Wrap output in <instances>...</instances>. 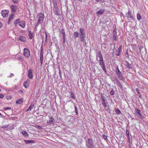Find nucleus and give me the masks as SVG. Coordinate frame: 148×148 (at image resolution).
<instances>
[{"label":"nucleus","instance_id":"nucleus-52","mask_svg":"<svg viewBox=\"0 0 148 148\" xmlns=\"http://www.w3.org/2000/svg\"><path fill=\"white\" fill-rule=\"evenodd\" d=\"M127 138L128 141L130 142V137L129 135L127 136Z\"/></svg>","mask_w":148,"mask_h":148},{"label":"nucleus","instance_id":"nucleus-22","mask_svg":"<svg viewBox=\"0 0 148 148\" xmlns=\"http://www.w3.org/2000/svg\"><path fill=\"white\" fill-rule=\"evenodd\" d=\"M24 141L26 143V144L34 143H35V141L32 140H25Z\"/></svg>","mask_w":148,"mask_h":148},{"label":"nucleus","instance_id":"nucleus-18","mask_svg":"<svg viewBox=\"0 0 148 148\" xmlns=\"http://www.w3.org/2000/svg\"><path fill=\"white\" fill-rule=\"evenodd\" d=\"M105 10L104 9H101L99 10L96 12L97 15L98 16L99 15L102 14L105 12Z\"/></svg>","mask_w":148,"mask_h":148},{"label":"nucleus","instance_id":"nucleus-2","mask_svg":"<svg viewBox=\"0 0 148 148\" xmlns=\"http://www.w3.org/2000/svg\"><path fill=\"white\" fill-rule=\"evenodd\" d=\"M93 142L92 139L88 138V141L86 142V145L88 148H95L94 145L93 144Z\"/></svg>","mask_w":148,"mask_h":148},{"label":"nucleus","instance_id":"nucleus-63","mask_svg":"<svg viewBox=\"0 0 148 148\" xmlns=\"http://www.w3.org/2000/svg\"><path fill=\"white\" fill-rule=\"evenodd\" d=\"M2 26V23L0 22V28H1Z\"/></svg>","mask_w":148,"mask_h":148},{"label":"nucleus","instance_id":"nucleus-58","mask_svg":"<svg viewBox=\"0 0 148 148\" xmlns=\"http://www.w3.org/2000/svg\"><path fill=\"white\" fill-rule=\"evenodd\" d=\"M3 97V95L2 94H0V98H2Z\"/></svg>","mask_w":148,"mask_h":148},{"label":"nucleus","instance_id":"nucleus-31","mask_svg":"<svg viewBox=\"0 0 148 148\" xmlns=\"http://www.w3.org/2000/svg\"><path fill=\"white\" fill-rule=\"evenodd\" d=\"M17 59L21 61H23V58L22 56L20 55H18L17 56Z\"/></svg>","mask_w":148,"mask_h":148},{"label":"nucleus","instance_id":"nucleus-16","mask_svg":"<svg viewBox=\"0 0 148 148\" xmlns=\"http://www.w3.org/2000/svg\"><path fill=\"white\" fill-rule=\"evenodd\" d=\"M43 53L40 52V63H41V66L42 65L43 62Z\"/></svg>","mask_w":148,"mask_h":148},{"label":"nucleus","instance_id":"nucleus-43","mask_svg":"<svg viewBox=\"0 0 148 148\" xmlns=\"http://www.w3.org/2000/svg\"><path fill=\"white\" fill-rule=\"evenodd\" d=\"M3 109L5 110H10L11 108L10 107H4L3 108Z\"/></svg>","mask_w":148,"mask_h":148},{"label":"nucleus","instance_id":"nucleus-10","mask_svg":"<svg viewBox=\"0 0 148 148\" xmlns=\"http://www.w3.org/2000/svg\"><path fill=\"white\" fill-rule=\"evenodd\" d=\"M96 59L98 60V57L100 59H103V57L102 55L101 52L100 51H98L96 53Z\"/></svg>","mask_w":148,"mask_h":148},{"label":"nucleus","instance_id":"nucleus-1","mask_svg":"<svg viewBox=\"0 0 148 148\" xmlns=\"http://www.w3.org/2000/svg\"><path fill=\"white\" fill-rule=\"evenodd\" d=\"M134 115L140 119H142L143 116L140 110L137 108H135L134 110Z\"/></svg>","mask_w":148,"mask_h":148},{"label":"nucleus","instance_id":"nucleus-46","mask_svg":"<svg viewBox=\"0 0 148 148\" xmlns=\"http://www.w3.org/2000/svg\"><path fill=\"white\" fill-rule=\"evenodd\" d=\"M125 54L126 55H127V56H126V57H127L128 58H129V53L128 52V50H126V52L125 53Z\"/></svg>","mask_w":148,"mask_h":148},{"label":"nucleus","instance_id":"nucleus-50","mask_svg":"<svg viewBox=\"0 0 148 148\" xmlns=\"http://www.w3.org/2000/svg\"><path fill=\"white\" fill-rule=\"evenodd\" d=\"M97 2L103 3L105 2V1L104 0H98Z\"/></svg>","mask_w":148,"mask_h":148},{"label":"nucleus","instance_id":"nucleus-56","mask_svg":"<svg viewBox=\"0 0 148 148\" xmlns=\"http://www.w3.org/2000/svg\"><path fill=\"white\" fill-rule=\"evenodd\" d=\"M47 34H45V42H47Z\"/></svg>","mask_w":148,"mask_h":148},{"label":"nucleus","instance_id":"nucleus-4","mask_svg":"<svg viewBox=\"0 0 148 148\" xmlns=\"http://www.w3.org/2000/svg\"><path fill=\"white\" fill-rule=\"evenodd\" d=\"M24 51L23 52V54L27 58H29L30 55V51L27 48H25L23 49Z\"/></svg>","mask_w":148,"mask_h":148},{"label":"nucleus","instance_id":"nucleus-51","mask_svg":"<svg viewBox=\"0 0 148 148\" xmlns=\"http://www.w3.org/2000/svg\"><path fill=\"white\" fill-rule=\"evenodd\" d=\"M126 134L127 136L128 135H129V131L127 130H126Z\"/></svg>","mask_w":148,"mask_h":148},{"label":"nucleus","instance_id":"nucleus-24","mask_svg":"<svg viewBox=\"0 0 148 148\" xmlns=\"http://www.w3.org/2000/svg\"><path fill=\"white\" fill-rule=\"evenodd\" d=\"M29 38L30 39H32L33 36V32L31 31H29Z\"/></svg>","mask_w":148,"mask_h":148},{"label":"nucleus","instance_id":"nucleus-5","mask_svg":"<svg viewBox=\"0 0 148 148\" xmlns=\"http://www.w3.org/2000/svg\"><path fill=\"white\" fill-rule=\"evenodd\" d=\"M125 16L128 18L130 19L134 20L133 16L131 14V12L130 10V9H129V11L126 14Z\"/></svg>","mask_w":148,"mask_h":148},{"label":"nucleus","instance_id":"nucleus-38","mask_svg":"<svg viewBox=\"0 0 148 148\" xmlns=\"http://www.w3.org/2000/svg\"><path fill=\"white\" fill-rule=\"evenodd\" d=\"M116 84L121 89L123 88V86L119 81L117 82Z\"/></svg>","mask_w":148,"mask_h":148},{"label":"nucleus","instance_id":"nucleus-29","mask_svg":"<svg viewBox=\"0 0 148 148\" xmlns=\"http://www.w3.org/2000/svg\"><path fill=\"white\" fill-rule=\"evenodd\" d=\"M80 41L81 42H84L85 41V36L84 35H82L81 36H80Z\"/></svg>","mask_w":148,"mask_h":148},{"label":"nucleus","instance_id":"nucleus-30","mask_svg":"<svg viewBox=\"0 0 148 148\" xmlns=\"http://www.w3.org/2000/svg\"><path fill=\"white\" fill-rule=\"evenodd\" d=\"M70 94L71 95L70 96V97H71V98H72L74 99H75V97L74 95V93L73 92H70Z\"/></svg>","mask_w":148,"mask_h":148},{"label":"nucleus","instance_id":"nucleus-48","mask_svg":"<svg viewBox=\"0 0 148 148\" xmlns=\"http://www.w3.org/2000/svg\"><path fill=\"white\" fill-rule=\"evenodd\" d=\"M6 99L8 100L10 99L11 97L10 96H7L6 97Z\"/></svg>","mask_w":148,"mask_h":148},{"label":"nucleus","instance_id":"nucleus-15","mask_svg":"<svg viewBox=\"0 0 148 148\" xmlns=\"http://www.w3.org/2000/svg\"><path fill=\"white\" fill-rule=\"evenodd\" d=\"M54 120V119L53 118L51 117L49 118V120L47 121V123L48 125H50L51 124H53V121Z\"/></svg>","mask_w":148,"mask_h":148},{"label":"nucleus","instance_id":"nucleus-39","mask_svg":"<svg viewBox=\"0 0 148 148\" xmlns=\"http://www.w3.org/2000/svg\"><path fill=\"white\" fill-rule=\"evenodd\" d=\"M137 18L138 20H140L141 18V16L139 13H138L137 14Z\"/></svg>","mask_w":148,"mask_h":148},{"label":"nucleus","instance_id":"nucleus-40","mask_svg":"<svg viewBox=\"0 0 148 148\" xmlns=\"http://www.w3.org/2000/svg\"><path fill=\"white\" fill-rule=\"evenodd\" d=\"M116 112L118 114H119L121 113L120 110L118 109H116Z\"/></svg>","mask_w":148,"mask_h":148},{"label":"nucleus","instance_id":"nucleus-33","mask_svg":"<svg viewBox=\"0 0 148 148\" xmlns=\"http://www.w3.org/2000/svg\"><path fill=\"white\" fill-rule=\"evenodd\" d=\"M136 91L138 93V95L139 96V97L140 98H141L142 96L141 95L139 91V89L138 88H136Z\"/></svg>","mask_w":148,"mask_h":148},{"label":"nucleus","instance_id":"nucleus-35","mask_svg":"<svg viewBox=\"0 0 148 148\" xmlns=\"http://www.w3.org/2000/svg\"><path fill=\"white\" fill-rule=\"evenodd\" d=\"M115 93V91L113 90V89H112V90H111V91L110 92V94L111 95H114Z\"/></svg>","mask_w":148,"mask_h":148},{"label":"nucleus","instance_id":"nucleus-45","mask_svg":"<svg viewBox=\"0 0 148 148\" xmlns=\"http://www.w3.org/2000/svg\"><path fill=\"white\" fill-rule=\"evenodd\" d=\"M102 136L105 139V140H107V136L105 134H103Z\"/></svg>","mask_w":148,"mask_h":148},{"label":"nucleus","instance_id":"nucleus-14","mask_svg":"<svg viewBox=\"0 0 148 148\" xmlns=\"http://www.w3.org/2000/svg\"><path fill=\"white\" fill-rule=\"evenodd\" d=\"M116 75H117V76L118 78L121 80L123 81H124L125 80V79L123 77V75L122 74V73L121 72L118 73Z\"/></svg>","mask_w":148,"mask_h":148},{"label":"nucleus","instance_id":"nucleus-23","mask_svg":"<svg viewBox=\"0 0 148 148\" xmlns=\"http://www.w3.org/2000/svg\"><path fill=\"white\" fill-rule=\"evenodd\" d=\"M29 81H26L24 82L23 83V86L25 88H28L29 85Z\"/></svg>","mask_w":148,"mask_h":148},{"label":"nucleus","instance_id":"nucleus-8","mask_svg":"<svg viewBox=\"0 0 148 148\" xmlns=\"http://www.w3.org/2000/svg\"><path fill=\"white\" fill-rule=\"evenodd\" d=\"M113 36L112 38L113 40L116 41L117 40V39L116 38L117 36V30L115 28H114L113 31Z\"/></svg>","mask_w":148,"mask_h":148},{"label":"nucleus","instance_id":"nucleus-37","mask_svg":"<svg viewBox=\"0 0 148 148\" xmlns=\"http://www.w3.org/2000/svg\"><path fill=\"white\" fill-rule=\"evenodd\" d=\"M53 7H56V6H58L56 0H53Z\"/></svg>","mask_w":148,"mask_h":148},{"label":"nucleus","instance_id":"nucleus-12","mask_svg":"<svg viewBox=\"0 0 148 148\" xmlns=\"http://www.w3.org/2000/svg\"><path fill=\"white\" fill-rule=\"evenodd\" d=\"M61 32L62 33V35L63 36V43H65V34L64 29L63 28L62 29Z\"/></svg>","mask_w":148,"mask_h":148},{"label":"nucleus","instance_id":"nucleus-41","mask_svg":"<svg viewBox=\"0 0 148 148\" xmlns=\"http://www.w3.org/2000/svg\"><path fill=\"white\" fill-rule=\"evenodd\" d=\"M75 112L76 114H78V111H77V107L75 106Z\"/></svg>","mask_w":148,"mask_h":148},{"label":"nucleus","instance_id":"nucleus-17","mask_svg":"<svg viewBox=\"0 0 148 148\" xmlns=\"http://www.w3.org/2000/svg\"><path fill=\"white\" fill-rule=\"evenodd\" d=\"M102 104L103 105L104 109L106 110H108L109 109V107L108 105V102H103Z\"/></svg>","mask_w":148,"mask_h":148},{"label":"nucleus","instance_id":"nucleus-59","mask_svg":"<svg viewBox=\"0 0 148 148\" xmlns=\"http://www.w3.org/2000/svg\"><path fill=\"white\" fill-rule=\"evenodd\" d=\"M115 80L116 83L119 82V81L118 80V79L116 77L115 78Z\"/></svg>","mask_w":148,"mask_h":148},{"label":"nucleus","instance_id":"nucleus-42","mask_svg":"<svg viewBox=\"0 0 148 148\" xmlns=\"http://www.w3.org/2000/svg\"><path fill=\"white\" fill-rule=\"evenodd\" d=\"M121 46L120 45L117 51L118 52H120L121 51Z\"/></svg>","mask_w":148,"mask_h":148},{"label":"nucleus","instance_id":"nucleus-11","mask_svg":"<svg viewBox=\"0 0 148 148\" xmlns=\"http://www.w3.org/2000/svg\"><path fill=\"white\" fill-rule=\"evenodd\" d=\"M32 71V69L30 68L28 71V76L29 79H32L33 77Z\"/></svg>","mask_w":148,"mask_h":148},{"label":"nucleus","instance_id":"nucleus-61","mask_svg":"<svg viewBox=\"0 0 148 148\" xmlns=\"http://www.w3.org/2000/svg\"><path fill=\"white\" fill-rule=\"evenodd\" d=\"M120 52H118V53L116 54V56H119L120 55Z\"/></svg>","mask_w":148,"mask_h":148},{"label":"nucleus","instance_id":"nucleus-47","mask_svg":"<svg viewBox=\"0 0 148 148\" xmlns=\"http://www.w3.org/2000/svg\"><path fill=\"white\" fill-rule=\"evenodd\" d=\"M40 52L43 53V46L42 45L40 48Z\"/></svg>","mask_w":148,"mask_h":148},{"label":"nucleus","instance_id":"nucleus-34","mask_svg":"<svg viewBox=\"0 0 148 148\" xmlns=\"http://www.w3.org/2000/svg\"><path fill=\"white\" fill-rule=\"evenodd\" d=\"M13 15H11L10 16L9 18L8 21V24L10 23V22H11V21L13 19V18L12 17Z\"/></svg>","mask_w":148,"mask_h":148},{"label":"nucleus","instance_id":"nucleus-6","mask_svg":"<svg viewBox=\"0 0 148 148\" xmlns=\"http://www.w3.org/2000/svg\"><path fill=\"white\" fill-rule=\"evenodd\" d=\"M53 12L55 15L57 16L60 15V11L59 9L58 8V6L53 7Z\"/></svg>","mask_w":148,"mask_h":148},{"label":"nucleus","instance_id":"nucleus-13","mask_svg":"<svg viewBox=\"0 0 148 148\" xmlns=\"http://www.w3.org/2000/svg\"><path fill=\"white\" fill-rule=\"evenodd\" d=\"M9 11L3 10L1 11V14L3 18L5 17L6 15H8V13Z\"/></svg>","mask_w":148,"mask_h":148},{"label":"nucleus","instance_id":"nucleus-49","mask_svg":"<svg viewBox=\"0 0 148 148\" xmlns=\"http://www.w3.org/2000/svg\"><path fill=\"white\" fill-rule=\"evenodd\" d=\"M42 23V22H41L40 21H39L38 20V21L37 22L36 25L38 26L39 24L41 23Z\"/></svg>","mask_w":148,"mask_h":148},{"label":"nucleus","instance_id":"nucleus-3","mask_svg":"<svg viewBox=\"0 0 148 148\" xmlns=\"http://www.w3.org/2000/svg\"><path fill=\"white\" fill-rule=\"evenodd\" d=\"M99 61V65H100L104 72L106 73L107 71L105 67V65L103 59H100Z\"/></svg>","mask_w":148,"mask_h":148},{"label":"nucleus","instance_id":"nucleus-32","mask_svg":"<svg viewBox=\"0 0 148 148\" xmlns=\"http://www.w3.org/2000/svg\"><path fill=\"white\" fill-rule=\"evenodd\" d=\"M20 19H17L15 20L14 23L15 24V26H16L17 25V24L18 23H19L20 22Z\"/></svg>","mask_w":148,"mask_h":148},{"label":"nucleus","instance_id":"nucleus-60","mask_svg":"<svg viewBox=\"0 0 148 148\" xmlns=\"http://www.w3.org/2000/svg\"><path fill=\"white\" fill-rule=\"evenodd\" d=\"M18 92L19 93H23V91L21 90H20L18 91Z\"/></svg>","mask_w":148,"mask_h":148},{"label":"nucleus","instance_id":"nucleus-28","mask_svg":"<svg viewBox=\"0 0 148 148\" xmlns=\"http://www.w3.org/2000/svg\"><path fill=\"white\" fill-rule=\"evenodd\" d=\"M34 106V104H33L32 103L31 104L30 106L28 108V109L27 110V111L31 110L33 108Z\"/></svg>","mask_w":148,"mask_h":148},{"label":"nucleus","instance_id":"nucleus-55","mask_svg":"<svg viewBox=\"0 0 148 148\" xmlns=\"http://www.w3.org/2000/svg\"><path fill=\"white\" fill-rule=\"evenodd\" d=\"M14 75L13 73H11L10 75L8 76V77H12L14 76Z\"/></svg>","mask_w":148,"mask_h":148},{"label":"nucleus","instance_id":"nucleus-36","mask_svg":"<svg viewBox=\"0 0 148 148\" xmlns=\"http://www.w3.org/2000/svg\"><path fill=\"white\" fill-rule=\"evenodd\" d=\"M121 72L119 69L118 67L116 66V74Z\"/></svg>","mask_w":148,"mask_h":148},{"label":"nucleus","instance_id":"nucleus-9","mask_svg":"<svg viewBox=\"0 0 148 148\" xmlns=\"http://www.w3.org/2000/svg\"><path fill=\"white\" fill-rule=\"evenodd\" d=\"M18 40H20L22 42H25L26 41V38L23 36H20L17 38Z\"/></svg>","mask_w":148,"mask_h":148},{"label":"nucleus","instance_id":"nucleus-57","mask_svg":"<svg viewBox=\"0 0 148 148\" xmlns=\"http://www.w3.org/2000/svg\"><path fill=\"white\" fill-rule=\"evenodd\" d=\"M101 98L103 102H105V100L104 99V97L103 96H101Z\"/></svg>","mask_w":148,"mask_h":148},{"label":"nucleus","instance_id":"nucleus-21","mask_svg":"<svg viewBox=\"0 0 148 148\" xmlns=\"http://www.w3.org/2000/svg\"><path fill=\"white\" fill-rule=\"evenodd\" d=\"M19 25L22 28H24L25 26V23L24 21H20Z\"/></svg>","mask_w":148,"mask_h":148},{"label":"nucleus","instance_id":"nucleus-19","mask_svg":"<svg viewBox=\"0 0 148 148\" xmlns=\"http://www.w3.org/2000/svg\"><path fill=\"white\" fill-rule=\"evenodd\" d=\"M124 64L127 66V68L129 69L132 68L131 65L128 62L125 61L124 62Z\"/></svg>","mask_w":148,"mask_h":148},{"label":"nucleus","instance_id":"nucleus-25","mask_svg":"<svg viewBox=\"0 0 148 148\" xmlns=\"http://www.w3.org/2000/svg\"><path fill=\"white\" fill-rule=\"evenodd\" d=\"M79 33L77 32H75L73 34L74 38L75 39L78 37Z\"/></svg>","mask_w":148,"mask_h":148},{"label":"nucleus","instance_id":"nucleus-7","mask_svg":"<svg viewBox=\"0 0 148 148\" xmlns=\"http://www.w3.org/2000/svg\"><path fill=\"white\" fill-rule=\"evenodd\" d=\"M37 17L38 18V20L42 22L44 17V14L41 13H39L38 14Z\"/></svg>","mask_w":148,"mask_h":148},{"label":"nucleus","instance_id":"nucleus-20","mask_svg":"<svg viewBox=\"0 0 148 148\" xmlns=\"http://www.w3.org/2000/svg\"><path fill=\"white\" fill-rule=\"evenodd\" d=\"M11 8L12 10V11L14 12H16V10H17L18 7L16 5H12Z\"/></svg>","mask_w":148,"mask_h":148},{"label":"nucleus","instance_id":"nucleus-54","mask_svg":"<svg viewBox=\"0 0 148 148\" xmlns=\"http://www.w3.org/2000/svg\"><path fill=\"white\" fill-rule=\"evenodd\" d=\"M59 73L60 76V77L61 78V71H60V68H59Z\"/></svg>","mask_w":148,"mask_h":148},{"label":"nucleus","instance_id":"nucleus-62","mask_svg":"<svg viewBox=\"0 0 148 148\" xmlns=\"http://www.w3.org/2000/svg\"><path fill=\"white\" fill-rule=\"evenodd\" d=\"M84 46H85L86 44L85 40V41H84Z\"/></svg>","mask_w":148,"mask_h":148},{"label":"nucleus","instance_id":"nucleus-44","mask_svg":"<svg viewBox=\"0 0 148 148\" xmlns=\"http://www.w3.org/2000/svg\"><path fill=\"white\" fill-rule=\"evenodd\" d=\"M16 102H23V100L22 98H21L18 100H17Z\"/></svg>","mask_w":148,"mask_h":148},{"label":"nucleus","instance_id":"nucleus-64","mask_svg":"<svg viewBox=\"0 0 148 148\" xmlns=\"http://www.w3.org/2000/svg\"><path fill=\"white\" fill-rule=\"evenodd\" d=\"M38 25H35V27H34V28L35 29H36L37 28V27H38Z\"/></svg>","mask_w":148,"mask_h":148},{"label":"nucleus","instance_id":"nucleus-26","mask_svg":"<svg viewBox=\"0 0 148 148\" xmlns=\"http://www.w3.org/2000/svg\"><path fill=\"white\" fill-rule=\"evenodd\" d=\"M84 29L82 28H80L79 29L80 32V36H81L82 35H84Z\"/></svg>","mask_w":148,"mask_h":148},{"label":"nucleus","instance_id":"nucleus-53","mask_svg":"<svg viewBox=\"0 0 148 148\" xmlns=\"http://www.w3.org/2000/svg\"><path fill=\"white\" fill-rule=\"evenodd\" d=\"M15 3H17L18 2V0H12Z\"/></svg>","mask_w":148,"mask_h":148},{"label":"nucleus","instance_id":"nucleus-27","mask_svg":"<svg viewBox=\"0 0 148 148\" xmlns=\"http://www.w3.org/2000/svg\"><path fill=\"white\" fill-rule=\"evenodd\" d=\"M21 133L25 137H28L29 136L28 134L25 131H22L21 132Z\"/></svg>","mask_w":148,"mask_h":148}]
</instances>
